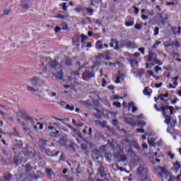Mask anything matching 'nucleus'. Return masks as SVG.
I'll return each mask as SVG.
<instances>
[{
    "label": "nucleus",
    "instance_id": "nucleus-38",
    "mask_svg": "<svg viewBox=\"0 0 181 181\" xmlns=\"http://www.w3.org/2000/svg\"><path fill=\"white\" fill-rule=\"evenodd\" d=\"M137 125L138 127H140V128H144V127L146 125V123L145 122H138Z\"/></svg>",
    "mask_w": 181,
    "mask_h": 181
},
{
    "label": "nucleus",
    "instance_id": "nucleus-14",
    "mask_svg": "<svg viewBox=\"0 0 181 181\" xmlns=\"http://www.w3.org/2000/svg\"><path fill=\"white\" fill-rule=\"evenodd\" d=\"M93 115L94 117H95V118H101V117H103V110H100L99 109L95 108Z\"/></svg>",
    "mask_w": 181,
    "mask_h": 181
},
{
    "label": "nucleus",
    "instance_id": "nucleus-39",
    "mask_svg": "<svg viewBox=\"0 0 181 181\" xmlns=\"http://www.w3.org/2000/svg\"><path fill=\"white\" fill-rule=\"evenodd\" d=\"M72 124H74V125H75V127H83V124H77V122L76 121V119H72Z\"/></svg>",
    "mask_w": 181,
    "mask_h": 181
},
{
    "label": "nucleus",
    "instance_id": "nucleus-36",
    "mask_svg": "<svg viewBox=\"0 0 181 181\" xmlns=\"http://www.w3.org/2000/svg\"><path fill=\"white\" fill-rule=\"evenodd\" d=\"M64 108L69 110V111H74V106H70V105H66Z\"/></svg>",
    "mask_w": 181,
    "mask_h": 181
},
{
    "label": "nucleus",
    "instance_id": "nucleus-22",
    "mask_svg": "<svg viewBox=\"0 0 181 181\" xmlns=\"http://www.w3.org/2000/svg\"><path fill=\"white\" fill-rule=\"evenodd\" d=\"M92 77H94V74L93 72L88 74L86 77L85 74L83 75V80H90Z\"/></svg>",
    "mask_w": 181,
    "mask_h": 181
},
{
    "label": "nucleus",
    "instance_id": "nucleus-8",
    "mask_svg": "<svg viewBox=\"0 0 181 181\" xmlns=\"http://www.w3.org/2000/svg\"><path fill=\"white\" fill-rule=\"evenodd\" d=\"M172 81L173 82V84L172 83H169V85L168 86V88H173V90H175V88H176L178 86L177 83V80H179V76H175V77H173L171 78Z\"/></svg>",
    "mask_w": 181,
    "mask_h": 181
},
{
    "label": "nucleus",
    "instance_id": "nucleus-50",
    "mask_svg": "<svg viewBox=\"0 0 181 181\" xmlns=\"http://www.w3.org/2000/svg\"><path fill=\"white\" fill-rule=\"evenodd\" d=\"M120 159L122 162H125V160H127V156L122 155L120 156Z\"/></svg>",
    "mask_w": 181,
    "mask_h": 181
},
{
    "label": "nucleus",
    "instance_id": "nucleus-56",
    "mask_svg": "<svg viewBox=\"0 0 181 181\" xmlns=\"http://www.w3.org/2000/svg\"><path fill=\"white\" fill-rule=\"evenodd\" d=\"M77 76H80V74H78V71L72 73L71 77H74Z\"/></svg>",
    "mask_w": 181,
    "mask_h": 181
},
{
    "label": "nucleus",
    "instance_id": "nucleus-41",
    "mask_svg": "<svg viewBox=\"0 0 181 181\" xmlns=\"http://www.w3.org/2000/svg\"><path fill=\"white\" fill-rule=\"evenodd\" d=\"M161 44L160 41H157L153 45V49H156L158 46H159Z\"/></svg>",
    "mask_w": 181,
    "mask_h": 181
},
{
    "label": "nucleus",
    "instance_id": "nucleus-5",
    "mask_svg": "<svg viewBox=\"0 0 181 181\" xmlns=\"http://www.w3.org/2000/svg\"><path fill=\"white\" fill-rule=\"evenodd\" d=\"M137 175L141 181L148 180V168L144 165H140L137 169Z\"/></svg>",
    "mask_w": 181,
    "mask_h": 181
},
{
    "label": "nucleus",
    "instance_id": "nucleus-55",
    "mask_svg": "<svg viewBox=\"0 0 181 181\" xmlns=\"http://www.w3.org/2000/svg\"><path fill=\"white\" fill-rule=\"evenodd\" d=\"M25 170L26 172H29L30 170V164H27L25 165Z\"/></svg>",
    "mask_w": 181,
    "mask_h": 181
},
{
    "label": "nucleus",
    "instance_id": "nucleus-48",
    "mask_svg": "<svg viewBox=\"0 0 181 181\" xmlns=\"http://www.w3.org/2000/svg\"><path fill=\"white\" fill-rule=\"evenodd\" d=\"M120 81H121V76H118L117 77V79L115 81V83L116 84H119V83Z\"/></svg>",
    "mask_w": 181,
    "mask_h": 181
},
{
    "label": "nucleus",
    "instance_id": "nucleus-63",
    "mask_svg": "<svg viewBox=\"0 0 181 181\" xmlns=\"http://www.w3.org/2000/svg\"><path fill=\"white\" fill-rule=\"evenodd\" d=\"M168 156H170V159H173L175 158V154L169 152L168 153Z\"/></svg>",
    "mask_w": 181,
    "mask_h": 181
},
{
    "label": "nucleus",
    "instance_id": "nucleus-25",
    "mask_svg": "<svg viewBox=\"0 0 181 181\" xmlns=\"http://www.w3.org/2000/svg\"><path fill=\"white\" fill-rule=\"evenodd\" d=\"M156 141V139H155L153 138H151V139H148V142L149 146L155 147L156 145V144L155 143Z\"/></svg>",
    "mask_w": 181,
    "mask_h": 181
},
{
    "label": "nucleus",
    "instance_id": "nucleus-30",
    "mask_svg": "<svg viewBox=\"0 0 181 181\" xmlns=\"http://www.w3.org/2000/svg\"><path fill=\"white\" fill-rule=\"evenodd\" d=\"M87 131H89V135H91V133L93 132V130L91 128L86 127L83 131V134H87Z\"/></svg>",
    "mask_w": 181,
    "mask_h": 181
},
{
    "label": "nucleus",
    "instance_id": "nucleus-57",
    "mask_svg": "<svg viewBox=\"0 0 181 181\" xmlns=\"http://www.w3.org/2000/svg\"><path fill=\"white\" fill-rule=\"evenodd\" d=\"M154 87L156 88H160V87H162V83H159L155 84Z\"/></svg>",
    "mask_w": 181,
    "mask_h": 181
},
{
    "label": "nucleus",
    "instance_id": "nucleus-17",
    "mask_svg": "<svg viewBox=\"0 0 181 181\" xmlns=\"http://www.w3.org/2000/svg\"><path fill=\"white\" fill-rule=\"evenodd\" d=\"M48 129H49V131H53V132H52V134H52V136H57V135H59V131L57 130V129H54V127H53V126H49V127H48Z\"/></svg>",
    "mask_w": 181,
    "mask_h": 181
},
{
    "label": "nucleus",
    "instance_id": "nucleus-43",
    "mask_svg": "<svg viewBox=\"0 0 181 181\" xmlns=\"http://www.w3.org/2000/svg\"><path fill=\"white\" fill-rule=\"evenodd\" d=\"M153 35L154 36H158V35H159V28L156 27Z\"/></svg>",
    "mask_w": 181,
    "mask_h": 181
},
{
    "label": "nucleus",
    "instance_id": "nucleus-42",
    "mask_svg": "<svg viewBox=\"0 0 181 181\" xmlns=\"http://www.w3.org/2000/svg\"><path fill=\"white\" fill-rule=\"evenodd\" d=\"M113 105L117 107V108H121V103L119 102H115Z\"/></svg>",
    "mask_w": 181,
    "mask_h": 181
},
{
    "label": "nucleus",
    "instance_id": "nucleus-3",
    "mask_svg": "<svg viewBox=\"0 0 181 181\" xmlns=\"http://www.w3.org/2000/svg\"><path fill=\"white\" fill-rule=\"evenodd\" d=\"M154 108L156 111L161 112L163 117H165V124H167V125H169L170 123V116L173 114V106H163L160 108L158 107V105H154ZM170 113V115H168Z\"/></svg>",
    "mask_w": 181,
    "mask_h": 181
},
{
    "label": "nucleus",
    "instance_id": "nucleus-34",
    "mask_svg": "<svg viewBox=\"0 0 181 181\" xmlns=\"http://www.w3.org/2000/svg\"><path fill=\"white\" fill-rule=\"evenodd\" d=\"M21 161H22V160L18 159V157H15L13 158L14 165H16V166H18V165H19Z\"/></svg>",
    "mask_w": 181,
    "mask_h": 181
},
{
    "label": "nucleus",
    "instance_id": "nucleus-64",
    "mask_svg": "<svg viewBox=\"0 0 181 181\" xmlns=\"http://www.w3.org/2000/svg\"><path fill=\"white\" fill-rule=\"evenodd\" d=\"M100 101H102V103H104V104L105 105H107V106L110 105V103L106 100H100Z\"/></svg>",
    "mask_w": 181,
    "mask_h": 181
},
{
    "label": "nucleus",
    "instance_id": "nucleus-15",
    "mask_svg": "<svg viewBox=\"0 0 181 181\" xmlns=\"http://www.w3.org/2000/svg\"><path fill=\"white\" fill-rule=\"evenodd\" d=\"M165 49H168V47H170V46H173V45L175 46V47H180V44L179 43V42L176 41L175 42L170 44V43H167L166 42H165L163 43Z\"/></svg>",
    "mask_w": 181,
    "mask_h": 181
},
{
    "label": "nucleus",
    "instance_id": "nucleus-58",
    "mask_svg": "<svg viewBox=\"0 0 181 181\" xmlns=\"http://www.w3.org/2000/svg\"><path fill=\"white\" fill-rule=\"evenodd\" d=\"M60 30H62V28L60 27H56L54 28V32H56V33H59V32H60Z\"/></svg>",
    "mask_w": 181,
    "mask_h": 181
},
{
    "label": "nucleus",
    "instance_id": "nucleus-44",
    "mask_svg": "<svg viewBox=\"0 0 181 181\" xmlns=\"http://www.w3.org/2000/svg\"><path fill=\"white\" fill-rule=\"evenodd\" d=\"M139 56H141V54L139 52H136L131 55V58L134 59V57H139Z\"/></svg>",
    "mask_w": 181,
    "mask_h": 181
},
{
    "label": "nucleus",
    "instance_id": "nucleus-10",
    "mask_svg": "<svg viewBox=\"0 0 181 181\" xmlns=\"http://www.w3.org/2000/svg\"><path fill=\"white\" fill-rule=\"evenodd\" d=\"M156 17L158 18L157 23L158 26H163V25H165V21H166L167 18H163L160 13H158Z\"/></svg>",
    "mask_w": 181,
    "mask_h": 181
},
{
    "label": "nucleus",
    "instance_id": "nucleus-60",
    "mask_svg": "<svg viewBox=\"0 0 181 181\" xmlns=\"http://www.w3.org/2000/svg\"><path fill=\"white\" fill-rule=\"evenodd\" d=\"M65 64L66 66H70V64H71V59H66V62H65Z\"/></svg>",
    "mask_w": 181,
    "mask_h": 181
},
{
    "label": "nucleus",
    "instance_id": "nucleus-59",
    "mask_svg": "<svg viewBox=\"0 0 181 181\" xmlns=\"http://www.w3.org/2000/svg\"><path fill=\"white\" fill-rule=\"evenodd\" d=\"M139 52H141L143 54H145V48L144 47L139 48Z\"/></svg>",
    "mask_w": 181,
    "mask_h": 181
},
{
    "label": "nucleus",
    "instance_id": "nucleus-7",
    "mask_svg": "<svg viewBox=\"0 0 181 181\" xmlns=\"http://www.w3.org/2000/svg\"><path fill=\"white\" fill-rule=\"evenodd\" d=\"M148 62H156V64L162 66V62L156 59V54L154 52H149Z\"/></svg>",
    "mask_w": 181,
    "mask_h": 181
},
{
    "label": "nucleus",
    "instance_id": "nucleus-9",
    "mask_svg": "<svg viewBox=\"0 0 181 181\" xmlns=\"http://www.w3.org/2000/svg\"><path fill=\"white\" fill-rule=\"evenodd\" d=\"M54 18L64 21V19H67V18H69V13L68 12L64 13L63 11H60L59 13L57 16H55Z\"/></svg>",
    "mask_w": 181,
    "mask_h": 181
},
{
    "label": "nucleus",
    "instance_id": "nucleus-23",
    "mask_svg": "<svg viewBox=\"0 0 181 181\" xmlns=\"http://www.w3.org/2000/svg\"><path fill=\"white\" fill-rule=\"evenodd\" d=\"M168 97H169V93H168V92H166V93H165V94H160V95H158V98L161 101H165L164 98H168Z\"/></svg>",
    "mask_w": 181,
    "mask_h": 181
},
{
    "label": "nucleus",
    "instance_id": "nucleus-16",
    "mask_svg": "<svg viewBox=\"0 0 181 181\" xmlns=\"http://www.w3.org/2000/svg\"><path fill=\"white\" fill-rule=\"evenodd\" d=\"M173 169L177 173H178L179 170H180V169H181V164H180V161H176L175 163H173Z\"/></svg>",
    "mask_w": 181,
    "mask_h": 181
},
{
    "label": "nucleus",
    "instance_id": "nucleus-2",
    "mask_svg": "<svg viewBox=\"0 0 181 181\" xmlns=\"http://www.w3.org/2000/svg\"><path fill=\"white\" fill-rule=\"evenodd\" d=\"M154 173H156V175H158L163 181L168 180V177H169L168 181L177 180V177H175V175H170L169 171H168L165 168L158 166L154 168Z\"/></svg>",
    "mask_w": 181,
    "mask_h": 181
},
{
    "label": "nucleus",
    "instance_id": "nucleus-54",
    "mask_svg": "<svg viewBox=\"0 0 181 181\" xmlns=\"http://www.w3.org/2000/svg\"><path fill=\"white\" fill-rule=\"evenodd\" d=\"M105 86H107V81H105V79H103L102 80V87H105Z\"/></svg>",
    "mask_w": 181,
    "mask_h": 181
},
{
    "label": "nucleus",
    "instance_id": "nucleus-12",
    "mask_svg": "<svg viewBox=\"0 0 181 181\" xmlns=\"http://www.w3.org/2000/svg\"><path fill=\"white\" fill-rule=\"evenodd\" d=\"M97 59H105V60H110V53L108 52L103 54H99L97 56Z\"/></svg>",
    "mask_w": 181,
    "mask_h": 181
},
{
    "label": "nucleus",
    "instance_id": "nucleus-37",
    "mask_svg": "<svg viewBox=\"0 0 181 181\" xmlns=\"http://www.w3.org/2000/svg\"><path fill=\"white\" fill-rule=\"evenodd\" d=\"M59 6H62L63 11L67 12V3H63L62 4H60Z\"/></svg>",
    "mask_w": 181,
    "mask_h": 181
},
{
    "label": "nucleus",
    "instance_id": "nucleus-11",
    "mask_svg": "<svg viewBox=\"0 0 181 181\" xmlns=\"http://www.w3.org/2000/svg\"><path fill=\"white\" fill-rule=\"evenodd\" d=\"M21 6L25 9V11H28L29 8H30V1L29 0H23L21 2Z\"/></svg>",
    "mask_w": 181,
    "mask_h": 181
},
{
    "label": "nucleus",
    "instance_id": "nucleus-31",
    "mask_svg": "<svg viewBox=\"0 0 181 181\" xmlns=\"http://www.w3.org/2000/svg\"><path fill=\"white\" fill-rule=\"evenodd\" d=\"M149 89L148 88H146L144 90H143V93L144 95H147L148 97H151V93H149Z\"/></svg>",
    "mask_w": 181,
    "mask_h": 181
},
{
    "label": "nucleus",
    "instance_id": "nucleus-1",
    "mask_svg": "<svg viewBox=\"0 0 181 181\" xmlns=\"http://www.w3.org/2000/svg\"><path fill=\"white\" fill-rule=\"evenodd\" d=\"M42 70L45 71H50L56 78L62 80L63 78V69L60 64H57V61H52L50 59H45V62H42Z\"/></svg>",
    "mask_w": 181,
    "mask_h": 181
},
{
    "label": "nucleus",
    "instance_id": "nucleus-40",
    "mask_svg": "<svg viewBox=\"0 0 181 181\" xmlns=\"http://www.w3.org/2000/svg\"><path fill=\"white\" fill-rule=\"evenodd\" d=\"M117 64H118L119 66V64H121V62H116L115 63L110 62L109 67H112V66H117Z\"/></svg>",
    "mask_w": 181,
    "mask_h": 181
},
{
    "label": "nucleus",
    "instance_id": "nucleus-19",
    "mask_svg": "<svg viewBox=\"0 0 181 181\" xmlns=\"http://www.w3.org/2000/svg\"><path fill=\"white\" fill-rule=\"evenodd\" d=\"M130 64H131L132 69H136V67H138V60L131 59Z\"/></svg>",
    "mask_w": 181,
    "mask_h": 181
},
{
    "label": "nucleus",
    "instance_id": "nucleus-26",
    "mask_svg": "<svg viewBox=\"0 0 181 181\" xmlns=\"http://www.w3.org/2000/svg\"><path fill=\"white\" fill-rule=\"evenodd\" d=\"M126 26H127V28H129L131 26H134V25H135V22L134 21V20H129L127 22L125 23Z\"/></svg>",
    "mask_w": 181,
    "mask_h": 181
},
{
    "label": "nucleus",
    "instance_id": "nucleus-29",
    "mask_svg": "<svg viewBox=\"0 0 181 181\" xmlns=\"http://www.w3.org/2000/svg\"><path fill=\"white\" fill-rule=\"evenodd\" d=\"M105 158L107 159V162H111V158H112L111 153H105Z\"/></svg>",
    "mask_w": 181,
    "mask_h": 181
},
{
    "label": "nucleus",
    "instance_id": "nucleus-53",
    "mask_svg": "<svg viewBox=\"0 0 181 181\" xmlns=\"http://www.w3.org/2000/svg\"><path fill=\"white\" fill-rule=\"evenodd\" d=\"M133 148H135V149H139V145L136 143H133L132 144Z\"/></svg>",
    "mask_w": 181,
    "mask_h": 181
},
{
    "label": "nucleus",
    "instance_id": "nucleus-20",
    "mask_svg": "<svg viewBox=\"0 0 181 181\" xmlns=\"http://www.w3.org/2000/svg\"><path fill=\"white\" fill-rule=\"evenodd\" d=\"M125 46H126V47H127V49H135V48H136V45H135L133 42H126Z\"/></svg>",
    "mask_w": 181,
    "mask_h": 181
},
{
    "label": "nucleus",
    "instance_id": "nucleus-6",
    "mask_svg": "<svg viewBox=\"0 0 181 181\" xmlns=\"http://www.w3.org/2000/svg\"><path fill=\"white\" fill-rule=\"evenodd\" d=\"M66 127L72 131V136H74V138H76L78 144H81V141H83V136H81V133L77 129H73V127L69 124H66Z\"/></svg>",
    "mask_w": 181,
    "mask_h": 181
},
{
    "label": "nucleus",
    "instance_id": "nucleus-47",
    "mask_svg": "<svg viewBox=\"0 0 181 181\" xmlns=\"http://www.w3.org/2000/svg\"><path fill=\"white\" fill-rule=\"evenodd\" d=\"M134 28L135 29H136L137 30H141V28H142V25L141 24H136L134 25Z\"/></svg>",
    "mask_w": 181,
    "mask_h": 181
},
{
    "label": "nucleus",
    "instance_id": "nucleus-24",
    "mask_svg": "<svg viewBox=\"0 0 181 181\" xmlns=\"http://www.w3.org/2000/svg\"><path fill=\"white\" fill-rule=\"evenodd\" d=\"M173 32L174 35H176L177 36H180L181 27L179 26L178 28H174L173 30Z\"/></svg>",
    "mask_w": 181,
    "mask_h": 181
},
{
    "label": "nucleus",
    "instance_id": "nucleus-52",
    "mask_svg": "<svg viewBox=\"0 0 181 181\" xmlns=\"http://www.w3.org/2000/svg\"><path fill=\"white\" fill-rule=\"evenodd\" d=\"M45 173H46L47 175H52V170H51V169H49V168H47V169L45 170Z\"/></svg>",
    "mask_w": 181,
    "mask_h": 181
},
{
    "label": "nucleus",
    "instance_id": "nucleus-33",
    "mask_svg": "<svg viewBox=\"0 0 181 181\" xmlns=\"http://www.w3.org/2000/svg\"><path fill=\"white\" fill-rule=\"evenodd\" d=\"M43 129V125L40 123H37L36 125H34V129Z\"/></svg>",
    "mask_w": 181,
    "mask_h": 181
},
{
    "label": "nucleus",
    "instance_id": "nucleus-32",
    "mask_svg": "<svg viewBox=\"0 0 181 181\" xmlns=\"http://www.w3.org/2000/svg\"><path fill=\"white\" fill-rule=\"evenodd\" d=\"M119 98H121V100H122V97H119V95H113L110 97V99L112 100H119Z\"/></svg>",
    "mask_w": 181,
    "mask_h": 181
},
{
    "label": "nucleus",
    "instance_id": "nucleus-21",
    "mask_svg": "<svg viewBox=\"0 0 181 181\" xmlns=\"http://www.w3.org/2000/svg\"><path fill=\"white\" fill-rule=\"evenodd\" d=\"M129 108H132V112H136V111H138V108L135 107V104L132 102L129 103Z\"/></svg>",
    "mask_w": 181,
    "mask_h": 181
},
{
    "label": "nucleus",
    "instance_id": "nucleus-46",
    "mask_svg": "<svg viewBox=\"0 0 181 181\" xmlns=\"http://www.w3.org/2000/svg\"><path fill=\"white\" fill-rule=\"evenodd\" d=\"M146 13H147V15H149L150 16H153V15H155V13L153 12V11H151L149 10H147Z\"/></svg>",
    "mask_w": 181,
    "mask_h": 181
},
{
    "label": "nucleus",
    "instance_id": "nucleus-35",
    "mask_svg": "<svg viewBox=\"0 0 181 181\" xmlns=\"http://www.w3.org/2000/svg\"><path fill=\"white\" fill-rule=\"evenodd\" d=\"M4 179H6V181L11 180L12 175L9 173L5 174L4 175Z\"/></svg>",
    "mask_w": 181,
    "mask_h": 181
},
{
    "label": "nucleus",
    "instance_id": "nucleus-45",
    "mask_svg": "<svg viewBox=\"0 0 181 181\" xmlns=\"http://www.w3.org/2000/svg\"><path fill=\"white\" fill-rule=\"evenodd\" d=\"M86 11L89 13L90 16H93V10L91 9V8H88L86 9Z\"/></svg>",
    "mask_w": 181,
    "mask_h": 181
},
{
    "label": "nucleus",
    "instance_id": "nucleus-18",
    "mask_svg": "<svg viewBox=\"0 0 181 181\" xmlns=\"http://www.w3.org/2000/svg\"><path fill=\"white\" fill-rule=\"evenodd\" d=\"M81 44H82V47H86V42H86V40H87V39H88V37L82 34L81 35Z\"/></svg>",
    "mask_w": 181,
    "mask_h": 181
},
{
    "label": "nucleus",
    "instance_id": "nucleus-62",
    "mask_svg": "<svg viewBox=\"0 0 181 181\" xmlns=\"http://www.w3.org/2000/svg\"><path fill=\"white\" fill-rule=\"evenodd\" d=\"M67 28H68L67 25L66 23H64L62 25V30H67Z\"/></svg>",
    "mask_w": 181,
    "mask_h": 181
},
{
    "label": "nucleus",
    "instance_id": "nucleus-4",
    "mask_svg": "<svg viewBox=\"0 0 181 181\" xmlns=\"http://www.w3.org/2000/svg\"><path fill=\"white\" fill-rule=\"evenodd\" d=\"M40 79L39 78L34 77L28 81V85H27V91L30 93H37L39 91V84Z\"/></svg>",
    "mask_w": 181,
    "mask_h": 181
},
{
    "label": "nucleus",
    "instance_id": "nucleus-61",
    "mask_svg": "<svg viewBox=\"0 0 181 181\" xmlns=\"http://www.w3.org/2000/svg\"><path fill=\"white\" fill-rule=\"evenodd\" d=\"M136 132H139L141 134H144L145 132V130L144 129H136Z\"/></svg>",
    "mask_w": 181,
    "mask_h": 181
},
{
    "label": "nucleus",
    "instance_id": "nucleus-27",
    "mask_svg": "<svg viewBox=\"0 0 181 181\" xmlns=\"http://www.w3.org/2000/svg\"><path fill=\"white\" fill-rule=\"evenodd\" d=\"M73 45L74 46H80V39L78 37H75L73 40Z\"/></svg>",
    "mask_w": 181,
    "mask_h": 181
},
{
    "label": "nucleus",
    "instance_id": "nucleus-13",
    "mask_svg": "<svg viewBox=\"0 0 181 181\" xmlns=\"http://www.w3.org/2000/svg\"><path fill=\"white\" fill-rule=\"evenodd\" d=\"M110 47H114L116 50L119 49V45H118V42L117 40L112 39L110 43Z\"/></svg>",
    "mask_w": 181,
    "mask_h": 181
},
{
    "label": "nucleus",
    "instance_id": "nucleus-28",
    "mask_svg": "<svg viewBox=\"0 0 181 181\" xmlns=\"http://www.w3.org/2000/svg\"><path fill=\"white\" fill-rule=\"evenodd\" d=\"M96 49H103V41L98 40L96 42Z\"/></svg>",
    "mask_w": 181,
    "mask_h": 181
},
{
    "label": "nucleus",
    "instance_id": "nucleus-51",
    "mask_svg": "<svg viewBox=\"0 0 181 181\" xmlns=\"http://www.w3.org/2000/svg\"><path fill=\"white\" fill-rule=\"evenodd\" d=\"M8 13H11V10L9 8L4 11V15H8Z\"/></svg>",
    "mask_w": 181,
    "mask_h": 181
},
{
    "label": "nucleus",
    "instance_id": "nucleus-49",
    "mask_svg": "<svg viewBox=\"0 0 181 181\" xmlns=\"http://www.w3.org/2000/svg\"><path fill=\"white\" fill-rule=\"evenodd\" d=\"M155 69H156V73H159V71H162V68L158 66H155Z\"/></svg>",
    "mask_w": 181,
    "mask_h": 181
}]
</instances>
